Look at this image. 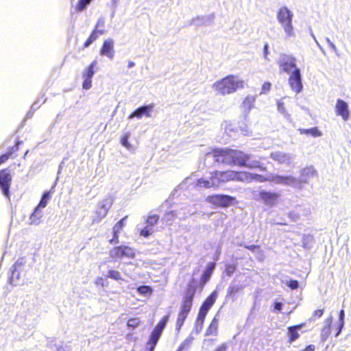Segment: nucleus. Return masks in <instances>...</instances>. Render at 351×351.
<instances>
[{
  "label": "nucleus",
  "instance_id": "f257e3e1",
  "mask_svg": "<svg viewBox=\"0 0 351 351\" xmlns=\"http://www.w3.org/2000/svg\"><path fill=\"white\" fill-rule=\"evenodd\" d=\"M212 154L215 161L228 165H238L249 169H259L266 171V167L252 155L245 154L241 151L231 149H216L208 156Z\"/></svg>",
  "mask_w": 351,
  "mask_h": 351
},
{
  "label": "nucleus",
  "instance_id": "f03ea898",
  "mask_svg": "<svg viewBox=\"0 0 351 351\" xmlns=\"http://www.w3.org/2000/svg\"><path fill=\"white\" fill-rule=\"evenodd\" d=\"M197 291L195 280L192 279L188 284L187 289L184 292L182 300L180 310L178 315L176 328L179 332L183 326L189 312L191 310L193 301Z\"/></svg>",
  "mask_w": 351,
  "mask_h": 351
},
{
  "label": "nucleus",
  "instance_id": "7ed1b4c3",
  "mask_svg": "<svg viewBox=\"0 0 351 351\" xmlns=\"http://www.w3.org/2000/svg\"><path fill=\"white\" fill-rule=\"evenodd\" d=\"M244 81L237 75H230L216 82L213 88L220 95H225L235 93L244 88Z\"/></svg>",
  "mask_w": 351,
  "mask_h": 351
},
{
  "label": "nucleus",
  "instance_id": "20e7f679",
  "mask_svg": "<svg viewBox=\"0 0 351 351\" xmlns=\"http://www.w3.org/2000/svg\"><path fill=\"white\" fill-rule=\"evenodd\" d=\"M234 171H215L211 173L210 180L199 179L197 181L198 186L205 188L217 187L221 182L235 180Z\"/></svg>",
  "mask_w": 351,
  "mask_h": 351
},
{
  "label": "nucleus",
  "instance_id": "39448f33",
  "mask_svg": "<svg viewBox=\"0 0 351 351\" xmlns=\"http://www.w3.org/2000/svg\"><path fill=\"white\" fill-rule=\"evenodd\" d=\"M276 17L278 23L283 27L287 37H295V34L292 24L293 12L287 7L283 6L278 10Z\"/></svg>",
  "mask_w": 351,
  "mask_h": 351
},
{
  "label": "nucleus",
  "instance_id": "423d86ee",
  "mask_svg": "<svg viewBox=\"0 0 351 351\" xmlns=\"http://www.w3.org/2000/svg\"><path fill=\"white\" fill-rule=\"evenodd\" d=\"M169 316L165 315L155 326L154 329L152 332L149 340L147 342V351H154L155 347L163 332L164 328L166 326L167 323L169 321Z\"/></svg>",
  "mask_w": 351,
  "mask_h": 351
},
{
  "label": "nucleus",
  "instance_id": "0eeeda50",
  "mask_svg": "<svg viewBox=\"0 0 351 351\" xmlns=\"http://www.w3.org/2000/svg\"><path fill=\"white\" fill-rule=\"evenodd\" d=\"M112 204V199L110 197H106L98 203V208L93 217V223H99L108 214V210Z\"/></svg>",
  "mask_w": 351,
  "mask_h": 351
},
{
  "label": "nucleus",
  "instance_id": "6e6552de",
  "mask_svg": "<svg viewBox=\"0 0 351 351\" xmlns=\"http://www.w3.org/2000/svg\"><path fill=\"white\" fill-rule=\"evenodd\" d=\"M105 24V18L104 16L99 17L94 29L93 30L88 38L84 43V47L85 48L88 47L98 38L99 35H104L106 33V31L104 29Z\"/></svg>",
  "mask_w": 351,
  "mask_h": 351
},
{
  "label": "nucleus",
  "instance_id": "1a4fd4ad",
  "mask_svg": "<svg viewBox=\"0 0 351 351\" xmlns=\"http://www.w3.org/2000/svg\"><path fill=\"white\" fill-rule=\"evenodd\" d=\"M295 60V58L291 55H281L278 61L280 71L285 72L290 75L293 70L298 69L296 66Z\"/></svg>",
  "mask_w": 351,
  "mask_h": 351
},
{
  "label": "nucleus",
  "instance_id": "9d476101",
  "mask_svg": "<svg viewBox=\"0 0 351 351\" xmlns=\"http://www.w3.org/2000/svg\"><path fill=\"white\" fill-rule=\"evenodd\" d=\"M270 182L291 187H295L298 185V178L292 176H281L271 173H270Z\"/></svg>",
  "mask_w": 351,
  "mask_h": 351
},
{
  "label": "nucleus",
  "instance_id": "9b49d317",
  "mask_svg": "<svg viewBox=\"0 0 351 351\" xmlns=\"http://www.w3.org/2000/svg\"><path fill=\"white\" fill-rule=\"evenodd\" d=\"M289 84L293 91L300 93L303 89L302 75L300 69H295L289 75Z\"/></svg>",
  "mask_w": 351,
  "mask_h": 351
},
{
  "label": "nucleus",
  "instance_id": "f8f14e48",
  "mask_svg": "<svg viewBox=\"0 0 351 351\" xmlns=\"http://www.w3.org/2000/svg\"><path fill=\"white\" fill-rule=\"evenodd\" d=\"M270 158L280 165L289 167L294 161L295 156L292 154L276 151L271 153Z\"/></svg>",
  "mask_w": 351,
  "mask_h": 351
},
{
  "label": "nucleus",
  "instance_id": "ddd939ff",
  "mask_svg": "<svg viewBox=\"0 0 351 351\" xmlns=\"http://www.w3.org/2000/svg\"><path fill=\"white\" fill-rule=\"evenodd\" d=\"M234 200V197L228 195H209L206 201L212 204L220 207H228Z\"/></svg>",
  "mask_w": 351,
  "mask_h": 351
},
{
  "label": "nucleus",
  "instance_id": "4468645a",
  "mask_svg": "<svg viewBox=\"0 0 351 351\" xmlns=\"http://www.w3.org/2000/svg\"><path fill=\"white\" fill-rule=\"evenodd\" d=\"M109 254L110 257L115 258H132L134 257V252L133 249L128 246H118L115 247L113 249H112Z\"/></svg>",
  "mask_w": 351,
  "mask_h": 351
},
{
  "label": "nucleus",
  "instance_id": "2eb2a0df",
  "mask_svg": "<svg viewBox=\"0 0 351 351\" xmlns=\"http://www.w3.org/2000/svg\"><path fill=\"white\" fill-rule=\"evenodd\" d=\"M8 169H5L0 171V188L3 195L8 198L10 197V186L12 182V177Z\"/></svg>",
  "mask_w": 351,
  "mask_h": 351
},
{
  "label": "nucleus",
  "instance_id": "dca6fc26",
  "mask_svg": "<svg viewBox=\"0 0 351 351\" xmlns=\"http://www.w3.org/2000/svg\"><path fill=\"white\" fill-rule=\"evenodd\" d=\"M279 196L277 193L262 190L258 192L257 199L262 201L267 206H271L275 204Z\"/></svg>",
  "mask_w": 351,
  "mask_h": 351
},
{
  "label": "nucleus",
  "instance_id": "f3484780",
  "mask_svg": "<svg viewBox=\"0 0 351 351\" xmlns=\"http://www.w3.org/2000/svg\"><path fill=\"white\" fill-rule=\"evenodd\" d=\"M337 115L341 117L343 121H348L350 117L348 104L343 100L338 99L335 105Z\"/></svg>",
  "mask_w": 351,
  "mask_h": 351
},
{
  "label": "nucleus",
  "instance_id": "a211bd4d",
  "mask_svg": "<svg viewBox=\"0 0 351 351\" xmlns=\"http://www.w3.org/2000/svg\"><path fill=\"white\" fill-rule=\"evenodd\" d=\"M317 175L316 170L312 167H306L301 169L300 176L298 180L299 184L308 183L309 180Z\"/></svg>",
  "mask_w": 351,
  "mask_h": 351
},
{
  "label": "nucleus",
  "instance_id": "6ab92c4d",
  "mask_svg": "<svg viewBox=\"0 0 351 351\" xmlns=\"http://www.w3.org/2000/svg\"><path fill=\"white\" fill-rule=\"evenodd\" d=\"M154 108L153 104L145 105L141 106L136 109L132 114L128 117L129 119H132L134 117H136L138 119H141L143 116H145L147 117H151V112Z\"/></svg>",
  "mask_w": 351,
  "mask_h": 351
},
{
  "label": "nucleus",
  "instance_id": "aec40b11",
  "mask_svg": "<svg viewBox=\"0 0 351 351\" xmlns=\"http://www.w3.org/2000/svg\"><path fill=\"white\" fill-rule=\"evenodd\" d=\"M193 213L189 211L186 212L185 209L181 208L180 210H171L166 213L165 219L166 221H172L175 218H179L180 219H184L187 217L188 215H192Z\"/></svg>",
  "mask_w": 351,
  "mask_h": 351
},
{
  "label": "nucleus",
  "instance_id": "412c9836",
  "mask_svg": "<svg viewBox=\"0 0 351 351\" xmlns=\"http://www.w3.org/2000/svg\"><path fill=\"white\" fill-rule=\"evenodd\" d=\"M114 42L112 39H107L104 40L102 47L100 51V54L106 56L110 59H112L114 57Z\"/></svg>",
  "mask_w": 351,
  "mask_h": 351
},
{
  "label": "nucleus",
  "instance_id": "4be33fe9",
  "mask_svg": "<svg viewBox=\"0 0 351 351\" xmlns=\"http://www.w3.org/2000/svg\"><path fill=\"white\" fill-rule=\"evenodd\" d=\"M215 268V263H209L206 270L203 272L201 280H200V285L203 287L210 280L211 275Z\"/></svg>",
  "mask_w": 351,
  "mask_h": 351
},
{
  "label": "nucleus",
  "instance_id": "5701e85b",
  "mask_svg": "<svg viewBox=\"0 0 351 351\" xmlns=\"http://www.w3.org/2000/svg\"><path fill=\"white\" fill-rule=\"evenodd\" d=\"M43 213L40 208L36 207L33 213L29 217V223L31 225L38 226L40 223Z\"/></svg>",
  "mask_w": 351,
  "mask_h": 351
},
{
  "label": "nucleus",
  "instance_id": "b1692460",
  "mask_svg": "<svg viewBox=\"0 0 351 351\" xmlns=\"http://www.w3.org/2000/svg\"><path fill=\"white\" fill-rule=\"evenodd\" d=\"M217 297L218 292L216 290L213 291L212 293L204 300L201 307L205 308L207 311H209L215 304Z\"/></svg>",
  "mask_w": 351,
  "mask_h": 351
},
{
  "label": "nucleus",
  "instance_id": "393cba45",
  "mask_svg": "<svg viewBox=\"0 0 351 351\" xmlns=\"http://www.w3.org/2000/svg\"><path fill=\"white\" fill-rule=\"evenodd\" d=\"M21 265V263L16 261L14 265L12 267V273L10 278V284L12 285L16 286L19 284V278H20V273L17 270V267Z\"/></svg>",
  "mask_w": 351,
  "mask_h": 351
},
{
  "label": "nucleus",
  "instance_id": "a878e982",
  "mask_svg": "<svg viewBox=\"0 0 351 351\" xmlns=\"http://www.w3.org/2000/svg\"><path fill=\"white\" fill-rule=\"evenodd\" d=\"M235 180L244 182H252V173L246 171H235Z\"/></svg>",
  "mask_w": 351,
  "mask_h": 351
},
{
  "label": "nucleus",
  "instance_id": "bb28decb",
  "mask_svg": "<svg viewBox=\"0 0 351 351\" xmlns=\"http://www.w3.org/2000/svg\"><path fill=\"white\" fill-rule=\"evenodd\" d=\"M302 327V325H297L290 326L288 328V335L289 337V341L293 342L299 337L298 330Z\"/></svg>",
  "mask_w": 351,
  "mask_h": 351
},
{
  "label": "nucleus",
  "instance_id": "cd10ccee",
  "mask_svg": "<svg viewBox=\"0 0 351 351\" xmlns=\"http://www.w3.org/2000/svg\"><path fill=\"white\" fill-rule=\"evenodd\" d=\"M298 131L301 134L311 135L313 137H317L322 135L321 132L315 127L309 129L300 128L298 129Z\"/></svg>",
  "mask_w": 351,
  "mask_h": 351
},
{
  "label": "nucleus",
  "instance_id": "c85d7f7f",
  "mask_svg": "<svg viewBox=\"0 0 351 351\" xmlns=\"http://www.w3.org/2000/svg\"><path fill=\"white\" fill-rule=\"evenodd\" d=\"M193 340L194 337H193L192 334H190L189 336L180 345L177 351L189 350L191 348Z\"/></svg>",
  "mask_w": 351,
  "mask_h": 351
},
{
  "label": "nucleus",
  "instance_id": "c756f323",
  "mask_svg": "<svg viewBox=\"0 0 351 351\" xmlns=\"http://www.w3.org/2000/svg\"><path fill=\"white\" fill-rule=\"evenodd\" d=\"M256 98L253 95H247L243 101V107L247 110V112L253 107Z\"/></svg>",
  "mask_w": 351,
  "mask_h": 351
},
{
  "label": "nucleus",
  "instance_id": "7c9ffc66",
  "mask_svg": "<svg viewBox=\"0 0 351 351\" xmlns=\"http://www.w3.org/2000/svg\"><path fill=\"white\" fill-rule=\"evenodd\" d=\"M97 64V61L94 60L92 62V63L88 66L87 69L84 72L83 77L84 78H88V79H92L95 71H94V67Z\"/></svg>",
  "mask_w": 351,
  "mask_h": 351
},
{
  "label": "nucleus",
  "instance_id": "2f4dec72",
  "mask_svg": "<svg viewBox=\"0 0 351 351\" xmlns=\"http://www.w3.org/2000/svg\"><path fill=\"white\" fill-rule=\"evenodd\" d=\"M50 197H51L50 192H49V191L45 192L41 197V199H40L38 205L36 207H38L39 208H45Z\"/></svg>",
  "mask_w": 351,
  "mask_h": 351
},
{
  "label": "nucleus",
  "instance_id": "473e14b6",
  "mask_svg": "<svg viewBox=\"0 0 351 351\" xmlns=\"http://www.w3.org/2000/svg\"><path fill=\"white\" fill-rule=\"evenodd\" d=\"M254 180L258 182H270V173H268L266 176L256 173H252V181Z\"/></svg>",
  "mask_w": 351,
  "mask_h": 351
},
{
  "label": "nucleus",
  "instance_id": "72a5a7b5",
  "mask_svg": "<svg viewBox=\"0 0 351 351\" xmlns=\"http://www.w3.org/2000/svg\"><path fill=\"white\" fill-rule=\"evenodd\" d=\"M159 216L157 215H152L147 217L146 219L147 226L152 228L158 223Z\"/></svg>",
  "mask_w": 351,
  "mask_h": 351
},
{
  "label": "nucleus",
  "instance_id": "f704fd0d",
  "mask_svg": "<svg viewBox=\"0 0 351 351\" xmlns=\"http://www.w3.org/2000/svg\"><path fill=\"white\" fill-rule=\"evenodd\" d=\"M218 320L215 317L210 323L208 328L206 330V335H213L217 329Z\"/></svg>",
  "mask_w": 351,
  "mask_h": 351
},
{
  "label": "nucleus",
  "instance_id": "c9c22d12",
  "mask_svg": "<svg viewBox=\"0 0 351 351\" xmlns=\"http://www.w3.org/2000/svg\"><path fill=\"white\" fill-rule=\"evenodd\" d=\"M137 291L141 295H151L152 293V289L151 287L147 285H141L137 288Z\"/></svg>",
  "mask_w": 351,
  "mask_h": 351
},
{
  "label": "nucleus",
  "instance_id": "e433bc0d",
  "mask_svg": "<svg viewBox=\"0 0 351 351\" xmlns=\"http://www.w3.org/2000/svg\"><path fill=\"white\" fill-rule=\"evenodd\" d=\"M128 218V216H125L121 220H119L113 227L112 232H120L122 228L124 227L125 223V220Z\"/></svg>",
  "mask_w": 351,
  "mask_h": 351
},
{
  "label": "nucleus",
  "instance_id": "4c0bfd02",
  "mask_svg": "<svg viewBox=\"0 0 351 351\" xmlns=\"http://www.w3.org/2000/svg\"><path fill=\"white\" fill-rule=\"evenodd\" d=\"M141 320L138 317L131 318L128 320L127 326L129 328L134 329L139 326Z\"/></svg>",
  "mask_w": 351,
  "mask_h": 351
},
{
  "label": "nucleus",
  "instance_id": "58836bf2",
  "mask_svg": "<svg viewBox=\"0 0 351 351\" xmlns=\"http://www.w3.org/2000/svg\"><path fill=\"white\" fill-rule=\"evenodd\" d=\"M278 110L287 119L290 118V114L286 111L285 104L282 101H279L277 103Z\"/></svg>",
  "mask_w": 351,
  "mask_h": 351
},
{
  "label": "nucleus",
  "instance_id": "ea45409f",
  "mask_svg": "<svg viewBox=\"0 0 351 351\" xmlns=\"http://www.w3.org/2000/svg\"><path fill=\"white\" fill-rule=\"evenodd\" d=\"M153 233L154 229L147 226L140 231V235L145 238H147Z\"/></svg>",
  "mask_w": 351,
  "mask_h": 351
},
{
  "label": "nucleus",
  "instance_id": "a19ab883",
  "mask_svg": "<svg viewBox=\"0 0 351 351\" xmlns=\"http://www.w3.org/2000/svg\"><path fill=\"white\" fill-rule=\"evenodd\" d=\"M107 277L110 278H112V279H114V280H121L122 279L121 278V273L119 271H115V270H110L108 272Z\"/></svg>",
  "mask_w": 351,
  "mask_h": 351
},
{
  "label": "nucleus",
  "instance_id": "79ce46f5",
  "mask_svg": "<svg viewBox=\"0 0 351 351\" xmlns=\"http://www.w3.org/2000/svg\"><path fill=\"white\" fill-rule=\"evenodd\" d=\"M90 2L91 0H79L76 8L78 11H82Z\"/></svg>",
  "mask_w": 351,
  "mask_h": 351
},
{
  "label": "nucleus",
  "instance_id": "37998d69",
  "mask_svg": "<svg viewBox=\"0 0 351 351\" xmlns=\"http://www.w3.org/2000/svg\"><path fill=\"white\" fill-rule=\"evenodd\" d=\"M129 137H130V134H126L125 135H124L122 137L121 141L122 145H123L125 147H126L128 150H131L132 148V146L128 141Z\"/></svg>",
  "mask_w": 351,
  "mask_h": 351
},
{
  "label": "nucleus",
  "instance_id": "c03bdc74",
  "mask_svg": "<svg viewBox=\"0 0 351 351\" xmlns=\"http://www.w3.org/2000/svg\"><path fill=\"white\" fill-rule=\"evenodd\" d=\"M204 322V321L196 319L195 328L193 332H195L196 334H199L203 328Z\"/></svg>",
  "mask_w": 351,
  "mask_h": 351
},
{
  "label": "nucleus",
  "instance_id": "a18cd8bd",
  "mask_svg": "<svg viewBox=\"0 0 351 351\" xmlns=\"http://www.w3.org/2000/svg\"><path fill=\"white\" fill-rule=\"evenodd\" d=\"M119 2H120V0H111L110 1V3L108 5V6L110 7L111 10H112V14H111L112 17L114 16Z\"/></svg>",
  "mask_w": 351,
  "mask_h": 351
},
{
  "label": "nucleus",
  "instance_id": "49530a36",
  "mask_svg": "<svg viewBox=\"0 0 351 351\" xmlns=\"http://www.w3.org/2000/svg\"><path fill=\"white\" fill-rule=\"evenodd\" d=\"M214 19V14H210L208 16H202V17H198L197 20H201L203 24H209Z\"/></svg>",
  "mask_w": 351,
  "mask_h": 351
},
{
  "label": "nucleus",
  "instance_id": "de8ad7c7",
  "mask_svg": "<svg viewBox=\"0 0 351 351\" xmlns=\"http://www.w3.org/2000/svg\"><path fill=\"white\" fill-rule=\"evenodd\" d=\"M208 312V311L206 310L205 308H204L202 307H200L198 315H197V319L204 321Z\"/></svg>",
  "mask_w": 351,
  "mask_h": 351
},
{
  "label": "nucleus",
  "instance_id": "09e8293b",
  "mask_svg": "<svg viewBox=\"0 0 351 351\" xmlns=\"http://www.w3.org/2000/svg\"><path fill=\"white\" fill-rule=\"evenodd\" d=\"M286 285L291 289H296L299 286L298 281L296 280L287 281Z\"/></svg>",
  "mask_w": 351,
  "mask_h": 351
},
{
  "label": "nucleus",
  "instance_id": "8fccbe9b",
  "mask_svg": "<svg viewBox=\"0 0 351 351\" xmlns=\"http://www.w3.org/2000/svg\"><path fill=\"white\" fill-rule=\"evenodd\" d=\"M236 270V266L234 265H228L226 267V273L227 276H230Z\"/></svg>",
  "mask_w": 351,
  "mask_h": 351
},
{
  "label": "nucleus",
  "instance_id": "3c124183",
  "mask_svg": "<svg viewBox=\"0 0 351 351\" xmlns=\"http://www.w3.org/2000/svg\"><path fill=\"white\" fill-rule=\"evenodd\" d=\"M330 333V328H329V326H324L321 334L322 339L325 340Z\"/></svg>",
  "mask_w": 351,
  "mask_h": 351
},
{
  "label": "nucleus",
  "instance_id": "603ef678",
  "mask_svg": "<svg viewBox=\"0 0 351 351\" xmlns=\"http://www.w3.org/2000/svg\"><path fill=\"white\" fill-rule=\"evenodd\" d=\"M12 155V152H8L0 156V163L2 164L8 160Z\"/></svg>",
  "mask_w": 351,
  "mask_h": 351
},
{
  "label": "nucleus",
  "instance_id": "864d4df0",
  "mask_svg": "<svg viewBox=\"0 0 351 351\" xmlns=\"http://www.w3.org/2000/svg\"><path fill=\"white\" fill-rule=\"evenodd\" d=\"M92 80L91 79L84 78L82 87L84 89L88 90L91 88Z\"/></svg>",
  "mask_w": 351,
  "mask_h": 351
},
{
  "label": "nucleus",
  "instance_id": "5fc2aeb1",
  "mask_svg": "<svg viewBox=\"0 0 351 351\" xmlns=\"http://www.w3.org/2000/svg\"><path fill=\"white\" fill-rule=\"evenodd\" d=\"M113 232V237L110 240V244H117L119 243V233L120 232Z\"/></svg>",
  "mask_w": 351,
  "mask_h": 351
},
{
  "label": "nucleus",
  "instance_id": "6e6d98bb",
  "mask_svg": "<svg viewBox=\"0 0 351 351\" xmlns=\"http://www.w3.org/2000/svg\"><path fill=\"white\" fill-rule=\"evenodd\" d=\"M239 290V288L238 286H230L228 289V293L229 295H233L236 293H237Z\"/></svg>",
  "mask_w": 351,
  "mask_h": 351
},
{
  "label": "nucleus",
  "instance_id": "4d7b16f0",
  "mask_svg": "<svg viewBox=\"0 0 351 351\" xmlns=\"http://www.w3.org/2000/svg\"><path fill=\"white\" fill-rule=\"evenodd\" d=\"M245 247L246 249L250 250L252 252H254L261 251L260 247L258 245H245Z\"/></svg>",
  "mask_w": 351,
  "mask_h": 351
},
{
  "label": "nucleus",
  "instance_id": "13d9d810",
  "mask_svg": "<svg viewBox=\"0 0 351 351\" xmlns=\"http://www.w3.org/2000/svg\"><path fill=\"white\" fill-rule=\"evenodd\" d=\"M271 88V84L269 82H265L262 86V90L261 93H265L269 91Z\"/></svg>",
  "mask_w": 351,
  "mask_h": 351
},
{
  "label": "nucleus",
  "instance_id": "bf43d9fd",
  "mask_svg": "<svg viewBox=\"0 0 351 351\" xmlns=\"http://www.w3.org/2000/svg\"><path fill=\"white\" fill-rule=\"evenodd\" d=\"M343 326H344V323L339 322L338 326H337V332L335 334V337H338L340 335V333L342 331V329H343Z\"/></svg>",
  "mask_w": 351,
  "mask_h": 351
},
{
  "label": "nucleus",
  "instance_id": "052dcab7",
  "mask_svg": "<svg viewBox=\"0 0 351 351\" xmlns=\"http://www.w3.org/2000/svg\"><path fill=\"white\" fill-rule=\"evenodd\" d=\"M310 34L311 36H312V38H313V40H315L316 45H317V47L319 48V49L324 52V49L322 48V47L320 45V44L319 43V42L317 41V40L316 39L313 32L312 30H311V32H310Z\"/></svg>",
  "mask_w": 351,
  "mask_h": 351
},
{
  "label": "nucleus",
  "instance_id": "680f3d73",
  "mask_svg": "<svg viewBox=\"0 0 351 351\" xmlns=\"http://www.w3.org/2000/svg\"><path fill=\"white\" fill-rule=\"evenodd\" d=\"M345 312L341 309L339 313V322L344 323Z\"/></svg>",
  "mask_w": 351,
  "mask_h": 351
},
{
  "label": "nucleus",
  "instance_id": "e2e57ef3",
  "mask_svg": "<svg viewBox=\"0 0 351 351\" xmlns=\"http://www.w3.org/2000/svg\"><path fill=\"white\" fill-rule=\"evenodd\" d=\"M282 302H276L274 303V309L280 311L282 310Z\"/></svg>",
  "mask_w": 351,
  "mask_h": 351
},
{
  "label": "nucleus",
  "instance_id": "0e129e2a",
  "mask_svg": "<svg viewBox=\"0 0 351 351\" xmlns=\"http://www.w3.org/2000/svg\"><path fill=\"white\" fill-rule=\"evenodd\" d=\"M22 143V141H18L16 145L12 147L8 152H12V154L18 150L19 145Z\"/></svg>",
  "mask_w": 351,
  "mask_h": 351
},
{
  "label": "nucleus",
  "instance_id": "69168bd1",
  "mask_svg": "<svg viewBox=\"0 0 351 351\" xmlns=\"http://www.w3.org/2000/svg\"><path fill=\"white\" fill-rule=\"evenodd\" d=\"M22 143V141H18L16 145L12 147L8 152H12V154L18 150L19 145Z\"/></svg>",
  "mask_w": 351,
  "mask_h": 351
},
{
  "label": "nucleus",
  "instance_id": "338daca9",
  "mask_svg": "<svg viewBox=\"0 0 351 351\" xmlns=\"http://www.w3.org/2000/svg\"><path fill=\"white\" fill-rule=\"evenodd\" d=\"M324 313L323 309H319L314 311V316L317 317H321Z\"/></svg>",
  "mask_w": 351,
  "mask_h": 351
},
{
  "label": "nucleus",
  "instance_id": "774afa93",
  "mask_svg": "<svg viewBox=\"0 0 351 351\" xmlns=\"http://www.w3.org/2000/svg\"><path fill=\"white\" fill-rule=\"evenodd\" d=\"M227 347L226 344H222L219 346L215 351H226Z\"/></svg>",
  "mask_w": 351,
  "mask_h": 351
}]
</instances>
